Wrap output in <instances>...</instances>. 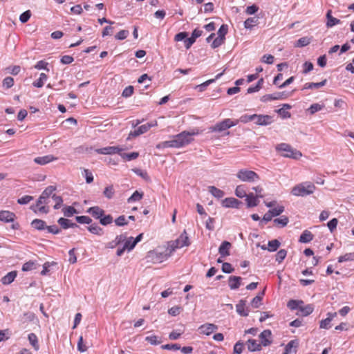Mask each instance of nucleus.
I'll list each match as a JSON object with an SVG mask.
<instances>
[{
    "label": "nucleus",
    "instance_id": "nucleus-64",
    "mask_svg": "<svg viewBox=\"0 0 354 354\" xmlns=\"http://www.w3.org/2000/svg\"><path fill=\"white\" fill-rule=\"evenodd\" d=\"M133 93V86H129L123 90L122 96L124 97H129L131 96Z\"/></svg>",
    "mask_w": 354,
    "mask_h": 354
},
{
    "label": "nucleus",
    "instance_id": "nucleus-33",
    "mask_svg": "<svg viewBox=\"0 0 354 354\" xmlns=\"http://www.w3.org/2000/svg\"><path fill=\"white\" fill-rule=\"evenodd\" d=\"M208 191L212 196L217 198H221L225 195V193L223 190L214 186H209Z\"/></svg>",
    "mask_w": 354,
    "mask_h": 354
},
{
    "label": "nucleus",
    "instance_id": "nucleus-45",
    "mask_svg": "<svg viewBox=\"0 0 354 354\" xmlns=\"http://www.w3.org/2000/svg\"><path fill=\"white\" fill-rule=\"evenodd\" d=\"M28 340L30 344L33 346V348L37 351L39 348L38 344V340L36 335L35 333H30L28 335Z\"/></svg>",
    "mask_w": 354,
    "mask_h": 354
},
{
    "label": "nucleus",
    "instance_id": "nucleus-61",
    "mask_svg": "<svg viewBox=\"0 0 354 354\" xmlns=\"http://www.w3.org/2000/svg\"><path fill=\"white\" fill-rule=\"evenodd\" d=\"M32 200H33V197L31 196H24L17 200V203L20 205H26L30 203Z\"/></svg>",
    "mask_w": 354,
    "mask_h": 354
},
{
    "label": "nucleus",
    "instance_id": "nucleus-28",
    "mask_svg": "<svg viewBox=\"0 0 354 354\" xmlns=\"http://www.w3.org/2000/svg\"><path fill=\"white\" fill-rule=\"evenodd\" d=\"M313 234L309 230H304L301 234L299 241L300 243H307L313 239Z\"/></svg>",
    "mask_w": 354,
    "mask_h": 354
},
{
    "label": "nucleus",
    "instance_id": "nucleus-62",
    "mask_svg": "<svg viewBox=\"0 0 354 354\" xmlns=\"http://www.w3.org/2000/svg\"><path fill=\"white\" fill-rule=\"evenodd\" d=\"M14 84V79L11 77H6L3 81V86L6 88H11Z\"/></svg>",
    "mask_w": 354,
    "mask_h": 354
},
{
    "label": "nucleus",
    "instance_id": "nucleus-43",
    "mask_svg": "<svg viewBox=\"0 0 354 354\" xmlns=\"http://www.w3.org/2000/svg\"><path fill=\"white\" fill-rule=\"evenodd\" d=\"M288 218L286 216H281L280 218L274 219V223L280 227H285L288 223Z\"/></svg>",
    "mask_w": 354,
    "mask_h": 354
},
{
    "label": "nucleus",
    "instance_id": "nucleus-39",
    "mask_svg": "<svg viewBox=\"0 0 354 354\" xmlns=\"http://www.w3.org/2000/svg\"><path fill=\"white\" fill-rule=\"evenodd\" d=\"M51 198H52V201H53L55 203V204L53 205L54 209H58L61 207V205L63 203L62 198L59 196H57L53 192L51 195Z\"/></svg>",
    "mask_w": 354,
    "mask_h": 354
},
{
    "label": "nucleus",
    "instance_id": "nucleus-36",
    "mask_svg": "<svg viewBox=\"0 0 354 354\" xmlns=\"http://www.w3.org/2000/svg\"><path fill=\"white\" fill-rule=\"evenodd\" d=\"M47 79V75L44 73H41L39 75V78L37 80L33 82L32 85L37 88H41Z\"/></svg>",
    "mask_w": 354,
    "mask_h": 354
},
{
    "label": "nucleus",
    "instance_id": "nucleus-23",
    "mask_svg": "<svg viewBox=\"0 0 354 354\" xmlns=\"http://www.w3.org/2000/svg\"><path fill=\"white\" fill-rule=\"evenodd\" d=\"M57 223L60 225V226L63 229H68V228H74V227H79V225L75 223L71 222V220L65 218H60L58 219Z\"/></svg>",
    "mask_w": 354,
    "mask_h": 354
},
{
    "label": "nucleus",
    "instance_id": "nucleus-12",
    "mask_svg": "<svg viewBox=\"0 0 354 354\" xmlns=\"http://www.w3.org/2000/svg\"><path fill=\"white\" fill-rule=\"evenodd\" d=\"M122 150V148H120L118 146H113V147H106L100 149H97L95 150V151L99 154H115L119 153Z\"/></svg>",
    "mask_w": 354,
    "mask_h": 354
},
{
    "label": "nucleus",
    "instance_id": "nucleus-52",
    "mask_svg": "<svg viewBox=\"0 0 354 354\" xmlns=\"http://www.w3.org/2000/svg\"><path fill=\"white\" fill-rule=\"evenodd\" d=\"M75 220L82 224H90L92 222V219L87 216H77L75 217Z\"/></svg>",
    "mask_w": 354,
    "mask_h": 354
},
{
    "label": "nucleus",
    "instance_id": "nucleus-5",
    "mask_svg": "<svg viewBox=\"0 0 354 354\" xmlns=\"http://www.w3.org/2000/svg\"><path fill=\"white\" fill-rule=\"evenodd\" d=\"M171 248H167L163 252H158V250L149 251L148 252L147 258L154 263H161L167 260L172 254Z\"/></svg>",
    "mask_w": 354,
    "mask_h": 354
},
{
    "label": "nucleus",
    "instance_id": "nucleus-47",
    "mask_svg": "<svg viewBox=\"0 0 354 354\" xmlns=\"http://www.w3.org/2000/svg\"><path fill=\"white\" fill-rule=\"evenodd\" d=\"M143 193L135 191L133 194L128 198V203L138 201L142 198Z\"/></svg>",
    "mask_w": 354,
    "mask_h": 354
},
{
    "label": "nucleus",
    "instance_id": "nucleus-6",
    "mask_svg": "<svg viewBox=\"0 0 354 354\" xmlns=\"http://www.w3.org/2000/svg\"><path fill=\"white\" fill-rule=\"evenodd\" d=\"M243 182L253 183L259 180V176L254 171L248 169H240L236 174Z\"/></svg>",
    "mask_w": 354,
    "mask_h": 354
},
{
    "label": "nucleus",
    "instance_id": "nucleus-37",
    "mask_svg": "<svg viewBox=\"0 0 354 354\" xmlns=\"http://www.w3.org/2000/svg\"><path fill=\"white\" fill-rule=\"evenodd\" d=\"M263 295H264V291H263L261 293V295H258L252 299V300L251 301L250 305L254 308H257L261 306Z\"/></svg>",
    "mask_w": 354,
    "mask_h": 354
},
{
    "label": "nucleus",
    "instance_id": "nucleus-11",
    "mask_svg": "<svg viewBox=\"0 0 354 354\" xmlns=\"http://www.w3.org/2000/svg\"><path fill=\"white\" fill-rule=\"evenodd\" d=\"M218 329V326L210 324V323H206L203 325H201L198 328L199 333L203 335H209L213 332L216 331Z\"/></svg>",
    "mask_w": 354,
    "mask_h": 354
},
{
    "label": "nucleus",
    "instance_id": "nucleus-56",
    "mask_svg": "<svg viewBox=\"0 0 354 354\" xmlns=\"http://www.w3.org/2000/svg\"><path fill=\"white\" fill-rule=\"evenodd\" d=\"M310 39L307 37H301L297 41L296 46L297 47H304L310 44Z\"/></svg>",
    "mask_w": 354,
    "mask_h": 354
},
{
    "label": "nucleus",
    "instance_id": "nucleus-34",
    "mask_svg": "<svg viewBox=\"0 0 354 354\" xmlns=\"http://www.w3.org/2000/svg\"><path fill=\"white\" fill-rule=\"evenodd\" d=\"M259 17H252L248 18L244 22V27L246 29H252L254 26L258 24Z\"/></svg>",
    "mask_w": 354,
    "mask_h": 354
},
{
    "label": "nucleus",
    "instance_id": "nucleus-50",
    "mask_svg": "<svg viewBox=\"0 0 354 354\" xmlns=\"http://www.w3.org/2000/svg\"><path fill=\"white\" fill-rule=\"evenodd\" d=\"M113 216L110 214L104 215L100 218V223L102 225H107L113 222Z\"/></svg>",
    "mask_w": 354,
    "mask_h": 354
},
{
    "label": "nucleus",
    "instance_id": "nucleus-58",
    "mask_svg": "<svg viewBox=\"0 0 354 354\" xmlns=\"http://www.w3.org/2000/svg\"><path fill=\"white\" fill-rule=\"evenodd\" d=\"M145 341L148 342L151 345H158L160 344V341L158 340V337L156 335H151L145 337Z\"/></svg>",
    "mask_w": 354,
    "mask_h": 354
},
{
    "label": "nucleus",
    "instance_id": "nucleus-8",
    "mask_svg": "<svg viewBox=\"0 0 354 354\" xmlns=\"http://www.w3.org/2000/svg\"><path fill=\"white\" fill-rule=\"evenodd\" d=\"M190 241L185 230L175 241H172L169 245L171 251H174L177 248H181L185 246H189Z\"/></svg>",
    "mask_w": 354,
    "mask_h": 354
},
{
    "label": "nucleus",
    "instance_id": "nucleus-55",
    "mask_svg": "<svg viewBox=\"0 0 354 354\" xmlns=\"http://www.w3.org/2000/svg\"><path fill=\"white\" fill-rule=\"evenodd\" d=\"M127 239V236L125 234H120V235H118L115 240L112 241L111 243H113V245H112L111 246H110L111 248H113L114 246L115 245H118L119 244H120L121 243L124 242Z\"/></svg>",
    "mask_w": 354,
    "mask_h": 354
},
{
    "label": "nucleus",
    "instance_id": "nucleus-18",
    "mask_svg": "<svg viewBox=\"0 0 354 354\" xmlns=\"http://www.w3.org/2000/svg\"><path fill=\"white\" fill-rule=\"evenodd\" d=\"M246 300L241 299L239 303L236 305V310L237 313L243 317H247L249 314V310L245 308Z\"/></svg>",
    "mask_w": 354,
    "mask_h": 354
},
{
    "label": "nucleus",
    "instance_id": "nucleus-2",
    "mask_svg": "<svg viewBox=\"0 0 354 354\" xmlns=\"http://www.w3.org/2000/svg\"><path fill=\"white\" fill-rule=\"evenodd\" d=\"M199 133V130L198 129H194L190 131H183L181 133L174 136L172 137L173 139L171 140L172 148H180L191 143L194 140L192 136Z\"/></svg>",
    "mask_w": 354,
    "mask_h": 354
},
{
    "label": "nucleus",
    "instance_id": "nucleus-14",
    "mask_svg": "<svg viewBox=\"0 0 354 354\" xmlns=\"http://www.w3.org/2000/svg\"><path fill=\"white\" fill-rule=\"evenodd\" d=\"M242 202L235 198H226L222 201V205L225 207L239 208Z\"/></svg>",
    "mask_w": 354,
    "mask_h": 354
},
{
    "label": "nucleus",
    "instance_id": "nucleus-29",
    "mask_svg": "<svg viewBox=\"0 0 354 354\" xmlns=\"http://www.w3.org/2000/svg\"><path fill=\"white\" fill-rule=\"evenodd\" d=\"M299 310V313H297L298 315H301L302 316H308L313 312L314 307L312 304H308L305 306L301 305Z\"/></svg>",
    "mask_w": 354,
    "mask_h": 354
},
{
    "label": "nucleus",
    "instance_id": "nucleus-41",
    "mask_svg": "<svg viewBox=\"0 0 354 354\" xmlns=\"http://www.w3.org/2000/svg\"><path fill=\"white\" fill-rule=\"evenodd\" d=\"M281 243L277 239L270 241L268 243V250L270 252L277 251Z\"/></svg>",
    "mask_w": 354,
    "mask_h": 354
},
{
    "label": "nucleus",
    "instance_id": "nucleus-10",
    "mask_svg": "<svg viewBox=\"0 0 354 354\" xmlns=\"http://www.w3.org/2000/svg\"><path fill=\"white\" fill-rule=\"evenodd\" d=\"M287 95L285 92H276L272 94H266L261 97V100L262 102H268L277 100H283L287 97Z\"/></svg>",
    "mask_w": 354,
    "mask_h": 354
},
{
    "label": "nucleus",
    "instance_id": "nucleus-13",
    "mask_svg": "<svg viewBox=\"0 0 354 354\" xmlns=\"http://www.w3.org/2000/svg\"><path fill=\"white\" fill-rule=\"evenodd\" d=\"M16 218V215L15 213L7 211V210H1L0 211V221L4 223H13Z\"/></svg>",
    "mask_w": 354,
    "mask_h": 354
},
{
    "label": "nucleus",
    "instance_id": "nucleus-7",
    "mask_svg": "<svg viewBox=\"0 0 354 354\" xmlns=\"http://www.w3.org/2000/svg\"><path fill=\"white\" fill-rule=\"evenodd\" d=\"M239 123V120H232L231 119H225L223 121L216 123L214 126L209 128L211 132H222L225 131L234 126H236Z\"/></svg>",
    "mask_w": 354,
    "mask_h": 354
},
{
    "label": "nucleus",
    "instance_id": "nucleus-9",
    "mask_svg": "<svg viewBox=\"0 0 354 354\" xmlns=\"http://www.w3.org/2000/svg\"><path fill=\"white\" fill-rule=\"evenodd\" d=\"M157 124L156 122L155 123H147V124H142L141 126H140L138 129H135L134 131H131L129 134V137H128V140H129L131 137H137L140 135H142L145 133H146L147 131H148L150 128L156 126Z\"/></svg>",
    "mask_w": 354,
    "mask_h": 354
},
{
    "label": "nucleus",
    "instance_id": "nucleus-60",
    "mask_svg": "<svg viewBox=\"0 0 354 354\" xmlns=\"http://www.w3.org/2000/svg\"><path fill=\"white\" fill-rule=\"evenodd\" d=\"M228 26L226 24H223L218 29L217 34L218 37L225 39V35L227 33Z\"/></svg>",
    "mask_w": 354,
    "mask_h": 354
},
{
    "label": "nucleus",
    "instance_id": "nucleus-17",
    "mask_svg": "<svg viewBox=\"0 0 354 354\" xmlns=\"http://www.w3.org/2000/svg\"><path fill=\"white\" fill-rule=\"evenodd\" d=\"M337 316V313H327V317L320 322L319 327L323 329H329L331 327L330 322Z\"/></svg>",
    "mask_w": 354,
    "mask_h": 354
},
{
    "label": "nucleus",
    "instance_id": "nucleus-26",
    "mask_svg": "<svg viewBox=\"0 0 354 354\" xmlns=\"http://www.w3.org/2000/svg\"><path fill=\"white\" fill-rule=\"evenodd\" d=\"M241 277L230 276L229 277V286L232 290H236L241 286Z\"/></svg>",
    "mask_w": 354,
    "mask_h": 354
},
{
    "label": "nucleus",
    "instance_id": "nucleus-27",
    "mask_svg": "<svg viewBox=\"0 0 354 354\" xmlns=\"http://www.w3.org/2000/svg\"><path fill=\"white\" fill-rule=\"evenodd\" d=\"M247 347L250 351H257L261 349V344H259L257 340L250 339L247 341Z\"/></svg>",
    "mask_w": 354,
    "mask_h": 354
},
{
    "label": "nucleus",
    "instance_id": "nucleus-15",
    "mask_svg": "<svg viewBox=\"0 0 354 354\" xmlns=\"http://www.w3.org/2000/svg\"><path fill=\"white\" fill-rule=\"evenodd\" d=\"M298 346L299 341L297 339H292L286 344L283 354L296 353Z\"/></svg>",
    "mask_w": 354,
    "mask_h": 354
},
{
    "label": "nucleus",
    "instance_id": "nucleus-32",
    "mask_svg": "<svg viewBox=\"0 0 354 354\" xmlns=\"http://www.w3.org/2000/svg\"><path fill=\"white\" fill-rule=\"evenodd\" d=\"M31 225L33 228L37 230H43L46 229V222L41 219H34L31 222Z\"/></svg>",
    "mask_w": 354,
    "mask_h": 354
},
{
    "label": "nucleus",
    "instance_id": "nucleus-38",
    "mask_svg": "<svg viewBox=\"0 0 354 354\" xmlns=\"http://www.w3.org/2000/svg\"><path fill=\"white\" fill-rule=\"evenodd\" d=\"M304 304V301H301V300H294V299H291L290 300L288 304H287V306L290 309V310H297V309H299V307L301 305H303Z\"/></svg>",
    "mask_w": 354,
    "mask_h": 354
},
{
    "label": "nucleus",
    "instance_id": "nucleus-22",
    "mask_svg": "<svg viewBox=\"0 0 354 354\" xmlns=\"http://www.w3.org/2000/svg\"><path fill=\"white\" fill-rule=\"evenodd\" d=\"M57 160V157L53 156V155H46L44 156L37 157L34 159V162L38 165H44L47 163H49L53 160Z\"/></svg>",
    "mask_w": 354,
    "mask_h": 354
},
{
    "label": "nucleus",
    "instance_id": "nucleus-49",
    "mask_svg": "<svg viewBox=\"0 0 354 354\" xmlns=\"http://www.w3.org/2000/svg\"><path fill=\"white\" fill-rule=\"evenodd\" d=\"M215 82V79H211V80H208L207 81H205V82L199 84V85H197L196 86V89H198V91L199 92H203L204 91L206 88L209 85L211 84L212 83L214 82Z\"/></svg>",
    "mask_w": 354,
    "mask_h": 354
},
{
    "label": "nucleus",
    "instance_id": "nucleus-42",
    "mask_svg": "<svg viewBox=\"0 0 354 354\" xmlns=\"http://www.w3.org/2000/svg\"><path fill=\"white\" fill-rule=\"evenodd\" d=\"M115 194V189L113 185H109L105 187L103 194L108 199H111L113 197Z\"/></svg>",
    "mask_w": 354,
    "mask_h": 354
},
{
    "label": "nucleus",
    "instance_id": "nucleus-3",
    "mask_svg": "<svg viewBox=\"0 0 354 354\" xmlns=\"http://www.w3.org/2000/svg\"><path fill=\"white\" fill-rule=\"evenodd\" d=\"M315 189L313 183L306 181L294 186L291 189V194L295 196L304 197L312 194Z\"/></svg>",
    "mask_w": 354,
    "mask_h": 354
},
{
    "label": "nucleus",
    "instance_id": "nucleus-30",
    "mask_svg": "<svg viewBox=\"0 0 354 354\" xmlns=\"http://www.w3.org/2000/svg\"><path fill=\"white\" fill-rule=\"evenodd\" d=\"M16 277H17V272L15 271L10 272L6 275H5L3 277H2L1 282L4 285H8V284L11 283L15 280Z\"/></svg>",
    "mask_w": 354,
    "mask_h": 354
},
{
    "label": "nucleus",
    "instance_id": "nucleus-16",
    "mask_svg": "<svg viewBox=\"0 0 354 354\" xmlns=\"http://www.w3.org/2000/svg\"><path fill=\"white\" fill-rule=\"evenodd\" d=\"M255 115V123L258 125H268L272 123V117L268 115Z\"/></svg>",
    "mask_w": 354,
    "mask_h": 354
},
{
    "label": "nucleus",
    "instance_id": "nucleus-1",
    "mask_svg": "<svg viewBox=\"0 0 354 354\" xmlns=\"http://www.w3.org/2000/svg\"><path fill=\"white\" fill-rule=\"evenodd\" d=\"M56 190L55 186L47 187L41 193L35 205H31L30 209L35 213L47 214L49 212L50 205H52L51 195Z\"/></svg>",
    "mask_w": 354,
    "mask_h": 354
},
{
    "label": "nucleus",
    "instance_id": "nucleus-53",
    "mask_svg": "<svg viewBox=\"0 0 354 354\" xmlns=\"http://www.w3.org/2000/svg\"><path fill=\"white\" fill-rule=\"evenodd\" d=\"M354 259V254L353 253H346L344 255L340 256L338 258V262L342 263L345 261H350Z\"/></svg>",
    "mask_w": 354,
    "mask_h": 354
},
{
    "label": "nucleus",
    "instance_id": "nucleus-44",
    "mask_svg": "<svg viewBox=\"0 0 354 354\" xmlns=\"http://www.w3.org/2000/svg\"><path fill=\"white\" fill-rule=\"evenodd\" d=\"M324 104L315 103V104H313L310 105V106L308 108V111L311 115H313L316 112L322 110L324 109Z\"/></svg>",
    "mask_w": 354,
    "mask_h": 354
},
{
    "label": "nucleus",
    "instance_id": "nucleus-35",
    "mask_svg": "<svg viewBox=\"0 0 354 354\" xmlns=\"http://www.w3.org/2000/svg\"><path fill=\"white\" fill-rule=\"evenodd\" d=\"M87 228L88 230L92 234L100 236L103 234V229L100 227L97 223L91 224Z\"/></svg>",
    "mask_w": 354,
    "mask_h": 354
},
{
    "label": "nucleus",
    "instance_id": "nucleus-24",
    "mask_svg": "<svg viewBox=\"0 0 354 354\" xmlns=\"http://www.w3.org/2000/svg\"><path fill=\"white\" fill-rule=\"evenodd\" d=\"M245 198H246L245 201H246L248 207H256L258 205V204H259L258 198H259L257 197L256 196H254L252 193H250V194H247Z\"/></svg>",
    "mask_w": 354,
    "mask_h": 354
},
{
    "label": "nucleus",
    "instance_id": "nucleus-21",
    "mask_svg": "<svg viewBox=\"0 0 354 354\" xmlns=\"http://www.w3.org/2000/svg\"><path fill=\"white\" fill-rule=\"evenodd\" d=\"M86 212L90 214L93 217H94L96 219H100L104 214V211L99 206L89 207L87 209Z\"/></svg>",
    "mask_w": 354,
    "mask_h": 354
},
{
    "label": "nucleus",
    "instance_id": "nucleus-54",
    "mask_svg": "<svg viewBox=\"0 0 354 354\" xmlns=\"http://www.w3.org/2000/svg\"><path fill=\"white\" fill-rule=\"evenodd\" d=\"M115 223L117 226H124L128 224V221L125 216L122 215L115 220Z\"/></svg>",
    "mask_w": 354,
    "mask_h": 354
},
{
    "label": "nucleus",
    "instance_id": "nucleus-59",
    "mask_svg": "<svg viewBox=\"0 0 354 354\" xmlns=\"http://www.w3.org/2000/svg\"><path fill=\"white\" fill-rule=\"evenodd\" d=\"M129 35V30H122L119 31L115 35V37L116 39L123 40V39H126L128 37Z\"/></svg>",
    "mask_w": 354,
    "mask_h": 354
},
{
    "label": "nucleus",
    "instance_id": "nucleus-46",
    "mask_svg": "<svg viewBox=\"0 0 354 354\" xmlns=\"http://www.w3.org/2000/svg\"><path fill=\"white\" fill-rule=\"evenodd\" d=\"M235 194L237 197L241 198L245 197L247 196V194L245 189V185H238L235 189Z\"/></svg>",
    "mask_w": 354,
    "mask_h": 354
},
{
    "label": "nucleus",
    "instance_id": "nucleus-57",
    "mask_svg": "<svg viewBox=\"0 0 354 354\" xmlns=\"http://www.w3.org/2000/svg\"><path fill=\"white\" fill-rule=\"evenodd\" d=\"M243 343L237 342L234 346L233 354H241L243 352Z\"/></svg>",
    "mask_w": 354,
    "mask_h": 354
},
{
    "label": "nucleus",
    "instance_id": "nucleus-4",
    "mask_svg": "<svg viewBox=\"0 0 354 354\" xmlns=\"http://www.w3.org/2000/svg\"><path fill=\"white\" fill-rule=\"evenodd\" d=\"M276 150L281 153V155L286 158H290L295 160L300 158L302 153L293 149L290 145L286 143H281L276 146Z\"/></svg>",
    "mask_w": 354,
    "mask_h": 354
},
{
    "label": "nucleus",
    "instance_id": "nucleus-20",
    "mask_svg": "<svg viewBox=\"0 0 354 354\" xmlns=\"http://www.w3.org/2000/svg\"><path fill=\"white\" fill-rule=\"evenodd\" d=\"M271 335L272 333L270 330H264L263 332L261 333V334L259 335V338L263 346H267L271 344Z\"/></svg>",
    "mask_w": 354,
    "mask_h": 354
},
{
    "label": "nucleus",
    "instance_id": "nucleus-48",
    "mask_svg": "<svg viewBox=\"0 0 354 354\" xmlns=\"http://www.w3.org/2000/svg\"><path fill=\"white\" fill-rule=\"evenodd\" d=\"M64 215L66 217L72 216L74 214H77V210L72 206H68L62 209Z\"/></svg>",
    "mask_w": 354,
    "mask_h": 354
},
{
    "label": "nucleus",
    "instance_id": "nucleus-40",
    "mask_svg": "<svg viewBox=\"0 0 354 354\" xmlns=\"http://www.w3.org/2000/svg\"><path fill=\"white\" fill-rule=\"evenodd\" d=\"M120 156L125 160L127 161H131L132 160L136 159L139 156L138 152H131L129 153H120Z\"/></svg>",
    "mask_w": 354,
    "mask_h": 354
},
{
    "label": "nucleus",
    "instance_id": "nucleus-31",
    "mask_svg": "<svg viewBox=\"0 0 354 354\" xmlns=\"http://www.w3.org/2000/svg\"><path fill=\"white\" fill-rule=\"evenodd\" d=\"M326 82H327V80L325 79V80H324L323 81H322L320 82H317V83L308 82V83H306L304 84V88L303 89L319 88L325 86Z\"/></svg>",
    "mask_w": 354,
    "mask_h": 354
},
{
    "label": "nucleus",
    "instance_id": "nucleus-63",
    "mask_svg": "<svg viewBox=\"0 0 354 354\" xmlns=\"http://www.w3.org/2000/svg\"><path fill=\"white\" fill-rule=\"evenodd\" d=\"M31 13L30 10L24 12L19 17V20L21 23L27 22L30 18Z\"/></svg>",
    "mask_w": 354,
    "mask_h": 354
},
{
    "label": "nucleus",
    "instance_id": "nucleus-19",
    "mask_svg": "<svg viewBox=\"0 0 354 354\" xmlns=\"http://www.w3.org/2000/svg\"><path fill=\"white\" fill-rule=\"evenodd\" d=\"M232 247V244L227 241H224L218 248V252L221 257H225L230 255V250Z\"/></svg>",
    "mask_w": 354,
    "mask_h": 354
},
{
    "label": "nucleus",
    "instance_id": "nucleus-25",
    "mask_svg": "<svg viewBox=\"0 0 354 354\" xmlns=\"http://www.w3.org/2000/svg\"><path fill=\"white\" fill-rule=\"evenodd\" d=\"M331 13H332V11L330 10H328L326 13V19H327L326 26L328 28L333 27L335 25L340 24V22H341L339 19H338L335 17H333L332 16Z\"/></svg>",
    "mask_w": 354,
    "mask_h": 354
},
{
    "label": "nucleus",
    "instance_id": "nucleus-51",
    "mask_svg": "<svg viewBox=\"0 0 354 354\" xmlns=\"http://www.w3.org/2000/svg\"><path fill=\"white\" fill-rule=\"evenodd\" d=\"M287 255V251L284 249H281L276 254L275 260L279 263H281Z\"/></svg>",
    "mask_w": 354,
    "mask_h": 354
}]
</instances>
